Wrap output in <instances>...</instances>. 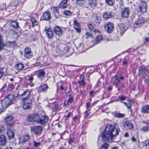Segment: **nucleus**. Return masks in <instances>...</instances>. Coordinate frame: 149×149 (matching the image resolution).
<instances>
[{
  "mask_svg": "<svg viewBox=\"0 0 149 149\" xmlns=\"http://www.w3.org/2000/svg\"><path fill=\"white\" fill-rule=\"evenodd\" d=\"M114 83L113 84L116 85V87H117L118 84L120 83L119 77L117 75H115L114 77Z\"/></svg>",
  "mask_w": 149,
  "mask_h": 149,
  "instance_id": "obj_26",
  "label": "nucleus"
},
{
  "mask_svg": "<svg viewBox=\"0 0 149 149\" xmlns=\"http://www.w3.org/2000/svg\"><path fill=\"white\" fill-rule=\"evenodd\" d=\"M89 5L90 6L91 8H93L94 7L96 6V3H95V1L94 0H91L89 3Z\"/></svg>",
  "mask_w": 149,
  "mask_h": 149,
  "instance_id": "obj_35",
  "label": "nucleus"
},
{
  "mask_svg": "<svg viewBox=\"0 0 149 149\" xmlns=\"http://www.w3.org/2000/svg\"><path fill=\"white\" fill-rule=\"evenodd\" d=\"M105 30L109 33H111L114 29V24L111 22H109L105 25Z\"/></svg>",
  "mask_w": 149,
  "mask_h": 149,
  "instance_id": "obj_10",
  "label": "nucleus"
},
{
  "mask_svg": "<svg viewBox=\"0 0 149 149\" xmlns=\"http://www.w3.org/2000/svg\"><path fill=\"white\" fill-rule=\"evenodd\" d=\"M6 46L5 43H4L3 42L2 39V37L0 36V47H4Z\"/></svg>",
  "mask_w": 149,
  "mask_h": 149,
  "instance_id": "obj_44",
  "label": "nucleus"
},
{
  "mask_svg": "<svg viewBox=\"0 0 149 149\" xmlns=\"http://www.w3.org/2000/svg\"><path fill=\"white\" fill-rule=\"evenodd\" d=\"M103 17L104 18L107 19L109 18H112L113 16L111 14V13H104Z\"/></svg>",
  "mask_w": 149,
  "mask_h": 149,
  "instance_id": "obj_31",
  "label": "nucleus"
},
{
  "mask_svg": "<svg viewBox=\"0 0 149 149\" xmlns=\"http://www.w3.org/2000/svg\"><path fill=\"white\" fill-rule=\"evenodd\" d=\"M7 135L8 137L10 139L13 138L15 135L13 130L11 128L8 130L7 131Z\"/></svg>",
  "mask_w": 149,
  "mask_h": 149,
  "instance_id": "obj_20",
  "label": "nucleus"
},
{
  "mask_svg": "<svg viewBox=\"0 0 149 149\" xmlns=\"http://www.w3.org/2000/svg\"><path fill=\"white\" fill-rule=\"evenodd\" d=\"M53 31L55 34L58 36H61L63 34V32L62 29L58 26H54Z\"/></svg>",
  "mask_w": 149,
  "mask_h": 149,
  "instance_id": "obj_13",
  "label": "nucleus"
},
{
  "mask_svg": "<svg viewBox=\"0 0 149 149\" xmlns=\"http://www.w3.org/2000/svg\"><path fill=\"white\" fill-rule=\"evenodd\" d=\"M143 145L146 147L149 145V139H147L143 142Z\"/></svg>",
  "mask_w": 149,
  "mask_h": 149,
  "instance_id": "obj_52",
  "label": "nucleus"
},
{
  "mask_svg": "<svg viewBox=\"0 0 149 149\" xmlns=\"http://www.w3.org/2000/svg\"><path fill=\"white\" fill-rule=\"evenodd\" d=\"M43 17L45 20H49L51 18V15L49 11H48L45 12L43 14Z\"/></svg>",
  "mask_w": 149,
  "mask_h": 149,
  "instance_id": "obj_21",
  "label": "nucleus"
},
{
  "mask_svg": "<svg viewBox=\"0 0 149 149\" xmlns=\"http://www.w3.org/2000/svg\"><path fill=\"white\" fill-rule=\"evenodd\" d=\"M147 5L146 3L144 1H142L139 6V10L141 13H143L146 11V8Z\"/></svg>",
  "mask_w": 149,
  "mask_h": 149,
  "instance_id": "obj_9",
  "label": "nucleus"
},
{
  "mask_svg": "<svg viewBox=\"0 0 149 149\" xmlns=\"http://www.w3.org/2000/svg\"><path fill=\"white\" fill-rule=\"evenodd\" d=\"M113 115L116 117L119 118H123L125 116V115L124 114L115 112L113 113Z\"/></svg>",
  "mask_w": 149,
  "mask_h": 149,
  "instance_id": "obj_32",
  "label": "nucleus"
},
{
  "mask_svg": "<svg viewBox=\"0 0 149 149\" xmlns=\"http://www.w3.org/2000/svg\"><path fill=\"white\" fill-rule=\"evenodd\" d=\"M73 49L74 50H75L77 53H79L83 52L86 50L84 47H75V49Z\"/></svg>",
  "mask_w": 149,
  "mask_h": 149,
  "instance_id": "obj_27",
  "label": "nucleus"
},
{
  "mask_svg": "<svg viewBox=\"0 0 149 149\" xmlns=\"http://www.w3.org/2000/svg\"><path fill=\"white\" fill-rule=\"evenodd\" d=\"M11 23L12 26L15 28H17L19 27L18 23L16 21H12Z\"/></svg>",
  "mask_w": 149,
  "mask_h": 149,
  "instance_id": "obj_41",
  "label": "nucleus"
},
{
  "mask_svg": "<svg viewBox=\"0 0 149 149\" xmlns=\"http://www.w3.org/2000/svg\"><path fill=\"white\" fill-rule=\"evenodd\" d=\"M74 139L73 137H71L68 140V142L71 145V143L73 142Z\"/></svg>",
  "mask_w": 149,
  "mask_h": 149,
  "instance_id": "obj_55",
  "label": "nucleus"
},
{
  "mask_svg": "<svg viewBox=\"0 0 149 149\" xmlns=\"http://www.w3.org/2000/svg\"><path fill=\"white\" fill-rule=\"evenodd\" d=\"M5 45L6 46H8L10 47L13 46H15V43L14 41L13 42H8L5 43Z\"/></svg>",
  "mask_w": 149,
  "mask_h": 149,
  "instance_id": "obj_38",
  "label": "nucleus"
},
{
  "mask_svg": "<svg viewBox=\"0 0 149 149\" xmlns=\"http://www.w3.org/2000/svg\"><path fill=\"white\" fill-rule=\"evenodd\" d=\"M73 22L74 26L76 27H79L80 26V24L78 22L76 19H74Z\"/></svg>",
  "mask_w": 149,
  "mask_h": 149,
  "instance_id": "obj_49",
  "label": "nucleus"
},
{
  "mask_svg": "<svg viewBox=\"0 0 149 149\" xmlns=\"http://www.w3.org/2000/svg\"><path fill=\"white\" fill-rule=\"evenodd\" d=\"M75 30L77 32L79 33L81 31L80 28L79 27H76L75 26H74Z\"/></svg>",
  "mask_w": 149,
  "mask_h": 149,
  "instance_id": "obj_53",
  "label": "nucleus"
},
{
  "mask_svg": "<svg viewBox=\"0 0 149 149\" xmlns=\"http://www.w3.org/2000/svg\"><path fill=\"white\" fill-rule=\"evenodd\" d=\"M7 69L6 68L0 69V79L2 77L3 75H7L8 74L6 72Z\"/></svg>",
  "mask_w": 149,
  "mask_h": 149,
  "instance_id": "obj_29",
  "label": "nucleus"
},
{
  "mask_svg": "<svg viewBox=\"0 0 149 149\" xmlns=\"http://www.w3.org/2000/svg\"><path fill=\"white\" fill-rule=\"evenodd\" d=\"M63 14L67 16H70L72 14V12L69 10H65L63 12Z\"/></svg>",
  "mask_w": 149,
  "mask_h": 149,
  "instance_id": "obj_45",
  "label": "nucleus"
},
{
  "mask_svg": "<svg viewBox=\"0 0 149 149\" xmlns=\"http://www.w3.org/2000/svg\"><path fill=\"white\" fill-rule=\"evenodd\" d=\"M141 129L143 131L147 132L149 131V127L148 126L143 127L141 128Z\"/></svg>",
  "mask_w": 149,
  "mask_h": 149,
  "instance_id": "obj_51",
  "label": "nucleus"
},
{
  "mask_svg": "<svg viewBox=\"0 0 149 149\" xmlns=\"http://www.w3.org/2000/svg\"><path fill=\"white\" fill-rule=\"evenodd\" d=\"M67 6L68 4L67 0H63L62 1L59 5V7L61 8H65Z\"/></svg>",
  "mask_w": 149,
  "mask_h": 149,
  "instance_id": "obj_25",
  "label": "nucleus"
},
{
  "mask_svg": "<svg viewBox=\"0 0 149 149\" xmlns=\"http://www.w3.org/2000/svg\"><path fill=\"white\" fill-rule=\"evenodd\" d=\"M85 38L86 39H88L89 38H94L93 35L90 32H87L86 33Z\"/></svg>",
  "mask_w": 149,
  "mask_h": 149,
  "instance_id": "obj_39",
  "label": "nucleus"
},
{
  "mask_svg": "<svg viewBox=\"0 0 149 149\" xmlns=\"http://www.w3.org/2000/svg\"><path fill=\"white\" fill-rule=\"evenodd\" d=\"M45 74V73L43 69H40L36 71V74L37 77L41 79L44 78Z\"/></svg>",
  "mask_w": 149,
  "mask_h": 149,
  "instance_id": "obj_15",
  "label": "nucleus"
},
{
  "mask_svg": "<svg viewBox=\"0 0 149 149\" xmlns=\"http://www.w3.org/2000/svg\"><path fill=\"white\" fill-rule=\"evenodd\" d=\"M144 82L147 86H148L149 85V79H148L145 78Z\"/></svg>",
  "mask_w": 149,
  "mask_h": 149,
  "instance_id": "obj_56",
  "label": "nucleus"
},
{
  "mask_svg": "<svg viewBox=\"0 0 149 149\" xmlns=\"http://www.w3.org/2000/svg\"><path fill=\"white\" fill-rule=\"evenodd\" d=\"M15 97L13 94H9L1 101V104L3 108L7 107L13 103Z\"/></svg>",
  "mask_w": 149,
  "mask_h": 149,
  "instance_id": "obj_5",
  "label": "nucleus"
},
{
  "mask_svg": "<svg viewBox=\"0 0 149 149\" xmlns=\"http://www.w3.org/2000/svg\"><path fill=\"white\" fill-rule=\"evenodd\" d=\"M123 123L124 127L127 129H131L133 128V125L129 121L124 120Z\"/></svg>",
  "mask_w": 149,
  "mask_h": 149,
  "instance_id": "obj_14",
  "label": "nucleus"
},
{
  "mask_svg": "<svg viewBox=\"0 0 149 149\" xmlns=\"http://www.w3.org/2000/svg\"><path fill=\"white\" fill-rule=\"evenodd\" d=\"M90 113V111L89 110H88L86 111L85 112V115L84 116V118H86L88 116Z\"/></svg>",
  "mask_w": 149,
  "mask_h": 149,
  "instance_id": "obj_58",
  "label": "nucleus"
},
{
  "mask_svg": "<svg viewBox=\"0 0 149 149\" xmlns=\"http://www.w3.org/2000/svg\"><path fill=\"white\" fill-rule=\"evenodd\" d=\"M126 107H127V109L130 110L131 109V105L130 104H127Z\"/></svg>",
  "mask_w": 149,
  "mask_h": 149,
  "instance_id": "obj_62",
  "label": "nucleus"
},
{
  "mask_svg": "<svg viewBox=\"0 0 149 149\" xmlns=\"http://www.w3.org/2000/svg\"><path fill=\"white\" fill-rule=\"evenodd\" d=\"M149 72V69H148L146 67H144L143 68L142 67H140L139 68V75L140 76H143L144 74V72Z\"/></svg>",
  "mask_w": 149,
  "mask_h": 149,
  "instance_id": "obj_18",
  "label": "nucleus"
},
{
  "mask_svg": "<svg viewBox=\"0 0 149 149\" xmlns=\"http://www.w3.org/2000/svg\"><path fill=\"white\" fill-rule=\"evenodd\" d=\"M69 102H68V100H66L64 102V105L65 106H66L68 104V103H69Z\"/></svg>",
  "mask_w": 149,
  "mask_h": 149,
  "instance_id": "obj_64",
  "label": "nucleus"
},
{
  "mask_svg": "<svg viewBox=\"0 0 149 149\" xmlns=\"http://www.w3.org/2000/svg\"><path fill=\"white\" fill-rule=\"evenodd\" d=\"M84 75H81L80 77V79L79 80V83L80 86L82 88H84L86 83L84 80Z\"/></svg>",
  "mask_w": 149,
  "mask_h": 149,
  "instance_id": "obj_16",
  "label": "nucleus"
},
{
  "mask_svg": "<svg viewBox=\"0 0 149 149\" xmlns=\"http://www.w3.org/2000/svg\"><path fill=\"white\" fill-rule=\"evenodd\" d=\"M22 99V106L24 109H29L31 106V101L29 98L30 93L29 91L24 92L20 96Z\"/></svg>",
  "mask_w": 149,
  "mask_h": 149,
  "instance_id": "obj_3",
  "label": "nucleus"
},
{
  "mask_svg": "<svg viewBox=\"0 0 149 149\" xmlns=\"http://www.w3.org/2000/svg\"><path fill=\"white\" fill-rule=\"evenodd\" d=\"M4 122L7 124L8 127H13L14 125L13 117L12 116H9L6 117Z\"/></svg>",
  "mask_w": 149,
  "mask_h": 149,
  "instance_id": "obj_7",
  "label": "nucleus"
},
{
  "mask_svg": "<svg viewBox=\"0 0 149 149\" xmlns=\"http://www.w3.org/2000/svg\"><path fill=\"white\" fill-rule=\"evenodd\" d=\"M31 22L33 26H35L38 25V22L34 18H31Z\"/></svg>",
  "mask_w": 149,
  "mask_h": 149,
  "instance_id": "obj_33",
  "label": "nucleus"
},
{
  "mask_svg": "<svg viewBox=\"0 0 149 149\" xmlns=\"http://www.w3.org/2000/svg\"><path fill=\"white\" fill-rule=\"evenodd\" d=\"M34 146L35 147L40 146L41 145L40 143V142H37L35 141H33Z\"/></svg>",
  "mask_w": 149,
  "mask_h": 149,
  "instance_id": "obj_50",
  "label": "nucleus"
},
{
  "mask_svg": "<svg viewBox=\"0 0 149 149\" xmlns=\"http://www.w3.org/2000/svg\"><path fill=\"white\" fill-rule=\"evenodd\" d=\"M43 127L41 125H36L31 127V132L32 134H33L38 136H40L42 133Z\"/></svg>",
  "mask_w": 149,
  "mask_h": 149,
  "instance_id": "obj_6",
  "label": "nucleus"
},
{
  "mask_svg": "<svg viewBox=\"0 0 149 149\" xmlns=\"http://www.w3.org/2000/svg\"><path fill=\"white\" fill-rule=\"evenodd\" d=\"M51 10L54 13H57L58 11V8L57 7H52L51 8Z\"/></svg>",
  "mask_w": 149,
  "mask_h": 149,
  "instance_id": "obj_48",
  "label": "nucleus"
},
{
  "mask_svg": "<svg viewBox=\"0 0 149 149\" xmlns=\"http://www.w3.org/2000/svg\"><path fill=\"white\" fill-rule=\"evenodd\" d=\"M66 95L68 97H70L71 96V93L70 91H68L66 93Z\"/></svg>",
  "mask_w": 149,
  "mask_h": 149,
  "instance_id": "obj_63",
  "label": "nucleus"
},
{
  "mask_svg": "<svg viewBox=\"0 0 149 149\" xmlns=\"http://www.w3.org/2000/svg\"><path fill=\"white\" fill-rule=\"evenodd\" d=\"M30 138L31 136L29 134L23 135L19 138V142L20 143H24L29 141Z\"/></svg>",
  "mask_w": 149,
  "mask_h": 149,
  "instance_id": "obj_8",
  "label": "nucleus"
},
{
  "mask_svg": "<svg viewBox=\"0 0 149 149\" xmlns=\"http://www.w3.org/2000/svg\"><path fill=\"white\" fill-rule=\"evenodd\" d=\"M61 90H66L67 89L66 84L65 83L63 84L60 87Z\"/></svg>",
  "mask_w": 149,
  "mask_h": 149,
  "instance_id": "obj_43",
  "label": "nucleus"
},
{
  "mask_svg": "<svg viewBox=\"0 0 149 149\" xmlns=\"http://www.w3.org/2000/svg\"><path fill=\"white\" fill-rule=\"evenodd\" d=\"M144 19L143 18H141L138 19L137 21L135 22L134 23V25H141L144 23Z\"/></svg>",
  "mask_w": 149,
  "mask_h": 149,
  "instance_id": "obj_28",
  "label": "nucleus"
},
{
  "mask_svg": "<svg viewBox=\"0 0 149 149\" xmlns=\"http://www.w3.org/2000/svg\"><path fill=\"white\" fill-rule=\"evenodd\" d=\"M74 99V97L72 96H71L70 97L68 101L69 102V103H71L72 101H73Z\"/></svg>",
  "mask_w": 149,
  "mask_h": 149,
  "instance_id": "obj_60",
  "label": "nucleus"
},
{
  "mask_svg": "<svg viewBox=\"0 0 149 149\" xmlns=\"http://www.w3.org/2000/svg\"><path fill=\"white\" fill-rule=\"evenodd\" d=\"M46 33L49 38H51L53 35V33L52 29L48 28L45 29Z\"/></svg>",
  "mask_w": 149,
  "mask_h": 149,
  "instance_id": "obj_19",
  "label": "nucleus"
},
{
  "mask_svg": "<svg viewBox=\"0 0 149 149\" xmlns=\"http://www.w3.org/2000/svg\"><path fill=\"white\" fill-rule=\"evenodd\" d=\"M105 1L107 4L112 6L114 3V0H105Z\"/></svg>",
  "mask_w": 149,
  "mask_h": 149,
  "instance_id": "obj_42",
  "label": "nucleus"
},
{
  "mask_svg": "<svg viewBox=\"0 0 149 149\" xmlns=\"http://www.w3.org/2000/svg\"><path fill=\"white\" fill-rule=\"evenodd\" d=\"M141 111L145 113H149V105H145L142 107Z\"/></svg>",
  "mask_w": 149,
  "mask_h": 149,
  "instance_id": "obj_22",
  "label": "nucleus"
},
{
  "mask_svg": "<svg viewBox=\"0 0 149 149\" xmlns=\"http://www.w3.org/2000/svg\"><path fill=\"white\" fill-rule=\"evenodd\" d=\"M48 88V86L46 84H44L38 88V91L39 92H43L47 90Z\"/></svg>",
  "mask_w": 149,
  "mask_h": 149,
  "instance_id": "obj_23",
  "label": "nucleus"
},
{
  "mask_svg": "<svg viewBox=\"0 0 149 149\" xmlns=\"http://www.w3.org/2000/svg\"><path fill=\"white\" fill-rule=\"evenodd\" d=\"M118 28L121 31H123L125 29V26L123 23H119L118 25Z\"/></svg>",
  "mask_w": 149,
  "mask_h": 149,
  "instance_id": "obj_36",
  "label": "nucleus"
},
{
  "mask_svg": "<svg viewBox=\"0 0 149 149\" xmlns=\"http://www.w3.org/2000/svg\"><path fill=\"white\" fill-rule=\"evenodd\" d=\"M78 116H76L73 118L72 123V125H75L76 124V120L78 118Z\"/></svg>",
  "mask_w": 149,
  "mask_h": 149,
  "instance_id": "obj_47",
  "label": "nucleus"
},
{
  "mask_svg": "<svg viewBox=\"0 0 149 149\" xmlns=\"http://www.w3.org/2000/svg\"><path fill=\"white\" fill-rule=\"evenodd\" d=\"M73 52L74 50L72 47H57L55 52L57 53L58 55L54 53V54L56 56H62L63 54L68 53L70 55Z\"/></svg>",
  "mask_w": 149,
  "mask_h": 149,
  "instance_id": "obj_4",
  "label": "nucleus"
},
{
  "mask_svg": "<svg viewBox=\"0 0 149 149\" xmlns=\"http://www.w3.org/2000/svg\"><path fill=\"white\" fill-rule=\"evenodd\" d=\"M120 131V129L117 124L109 125L106 127L102 134V139L105 142H111L113 137L118 135Z\"/></svg>",
  "mask_w": 149,
  "mask_h": 149,
  "instance_id": "obj_1",
  "label": "nucleus"
},
{
  "mask_svg": "<svg viewBox=\"0 0 149 149\" xmlns=\"http://www.w3.org/2000/svg\"><path fill=\"white\" fill-rule=\"evenodd\" d=\"M7 140L6 137L3 135L0 136V146H5L7 143Z\"/></svg>",
  "mask_w": 149,
  "mask_h": 149,
  "instance_id": "obj_17",
  "label": "nucleus"
},
{
  "mask_svg": "<svg viewBox=\"0 0 149 149\" xmlns=\"http://www.w3.org/2000/svg\"><path fill=\"white\" fill-rule=\"evenodd\" d=\"M88 26L90 31H92L94 27V25L89 24H88Z\"/></svg>",
  "mask_w": 149,
  "mask_h": 149,
  "instance_id": "obj_54",
  "label": "nucleus"
},
{
  "mask_svg": "<svg viewBox=\"0 0 149 149\" xmlns=\"http://www.w3.org/2000/svg\"><path fill=\"white\" fill-rule=\"evenodd\" d=\"M93 32L96 35L100 33V31L97 29H94L93 31Z\"/></svg>",
  "mask_w": 149,
  "mask_h": 149,
  "instance_id": "obj_57",
  "label": "nucleus"
},
{
  "mask_svg": "<svg viewBox=\"0 0 149 149\" xmlns=\"http://www.w3.org/2000/svg\"><path fill=\"white\" fill-rule=\"evenodd\" d=\"M12 34L13 37L14 38H17L19 37V33L16 31H12Z\"/></svg>",
  "mask_w": 149,
  "mask_h": 149,
  "instance_id": "obj_40",
  "label": "nucleus"
},
{
  "mask_svg": "<svg viewBox=\"0 0 149 149\" xmlns=\"http://www.w3.org/2000/svg\"><path fill=\"white\" fill-rule=\"evenodd\" d=\"M95 22L98 24H100L101 21V18L100 17L96 16L94 19Z\"/></svg>",
  "mask_w": 149,
  "mask_h": 149,
  "instance_id": "obj_37",
  "label": "nucleus"
},
{
  "mask_svg": "<svg viewBox=\"0 0 149 149\" xmlns=\"http://www.w3.org/2000/svg\"><path fill=\"white\" fill-rule=\"evenodd\" d=\"M103 39L102 35L100 34L98 35L96 37L95 39V44H98L101 41H102Z\"/></svg>",
  "mask_w": 149,
  "mask_h": 149,
  "instance_id": "obj_24",
  "label": "nucleus"
},
{
  "mask_svg": "<svg viewBox=\"0 0 149 149\" xmlns=\"http://www.w3.org/2000/svg\"><path fill=\"white\" fill-rule=\"evenodd\" d=\"M54 14L56 18H58L59 17V14L58 11L57 12V13H54Z\"/></svg>",
  "mask_w": 149,
  "mask_h": 149,
  "instance_id": "obj_59",
  "label": "nucleus"
},
{
  "mask_svg": "<svg viewBox=\"0 0 149 149\" xmlns=\"http://www.w3.org/2000/svg\"><path fill=\"white\" fill-rule=\"evenodd\" d=\"M108 145L107 143H105L99 149H107Z\"/></svg>",
  "mask_w": 149,
  "mask_h": 149,
  "instance_id": "obj_46",
  "label": "nucleus"
},
{
  "mask_svg": "<svg viewBox=\"0 0 149 149\" xmlns=\"http://www.w3.org/2000/svg\"><path fill=\"white\" fill-rule=\"evenodd\" d=\"M127 98V97L125 95H121L118 96V99L115 101H121L125 100Z\"/></svg>",
  "mask_w": 149,
  "mask_h": 149,
  "instance_id": "obj_34",
  "label": "nucleus"
},
{
  "mask_svg": "<svg viewBox=\"0 0 149 149\" xmlns=\"http://www.w3.org/2000/svg\"><path fill=\"white\" fill-rule=\"evenodd\" d=\"M15 68L18 70H22L24 67V65L21 63H19L15 65Z\"/></svg>",
  "mask_w": 149,
  "mask_h": 149,
  "instance_id": "obj_30",
  "label": "nucleus"
},
{
  "mask_svg": "<svg viewBox=\"0 0 149 149\" xmlns=\"http://www.w3.org/2000/svg\"><path fill=\"white\" fill-rule=\"evenodd\" d=\"M90 105H91L90 103L89 102H88L86 104V107L87 109H88V108L90 107Z\"/></svg>",
  "mask_w": 149,
  "mask_h": 149,
  "instance_id": "obj_61",
  "label": "nucleus"
},
{
  "mask_svg": "<svg viewBox=\"0 0 149 149\" xmlns=\"http://www.w3.org/2000/svg\"><path fill=\"white\" fill-rule=\"evenodd\" d=\"M130 10L128 8H124L122 11L121 16L123 18H127L130 13Z\"/></svg>",
  "mask_w": 149,
  "mask_h": 149,
  "instance_id": "obj_11",
  "label": "nucleus"
},
{
  "mask_svg": "<svg viewBox=\"0 0 149 149\" xmlns=\"http://www.w3.org/2000/svg\"><path fill=\"white\" fill-rule=\"evenodd\" d=\"M49 118L46 115H41L37 113L31 114L27 118V120L28 122H33L43 125L46 124Z\"/></svg>",
  "mask_w": 149,
  "mask_h": 149,
  "instance_id": "obj_2",
  "label": "nucleus"
},
{
  "mask_svg": "<svg viewBox=\"0 0 149 149\" xmlns=\"http://www.w3.org/2000/svg\"><path fill=\"white\" fill-rule=\"evenodd\" d=\"M24 56L25 58H31L32 56V53L29 47H26L25 48Z\"/></svg>",
  "mask_w": 149,
  "mask_h": 149,
  "instance_id": "obj_12",
  "label": "nucleus"
}]
</instances>
